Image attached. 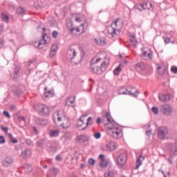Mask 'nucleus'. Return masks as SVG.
Here are the masks:
<instances>
[{
  "instance_id": "bf43d9fd",
  "label": "nucleus",
  "mask_w": 177,
  "mask_h": 177,
  "mask_svg": "<svg viewBox=\"0 0 177 177\" xmlns=\"http://www.w3.org/2000/svg\"><path fill=\"white\" fill-rule=\"evenodd\" d=\"M10 141L11 143H14V144L17 143V140H16V139L12 138Z\"/></svg>"
},
{
  "instance_id": "864d4df0",
  "label": "nucleus",
  "mask_w": 177,
  "mask_h": 177,
  "mask_svg": "<svg viewBox=\"0 0 177 177\" xmlns=\"http://www.w3.org/2000/svg\"><path fill=\"white\" fill-rule=\"evenodd\" d=\"M99 159L101 160V161L104 160H105V159H104V155L100 154V155L99 156Z\"/></svg>"
},
{
  "instance_id": "ea45409f",
  "label": "nucleus",
  "mask_w": 177,
  "mask_h": 177,
  "mask_svg": "<svg viewBox=\"0 0 177 177\" xmlns=\"http://www.w3.org/2000/svg\"><path fill=\"white\" fill-rule=\"evenodd\" d=\"M57 150V148L56 147V146H51L48 148V151H50V153H55Z\"/></svg>"
},
{
  "instance_id": "0eeeda50",
  "label": "nucleus",
  "mask_w": 177,
  "mask_h": 177,
  "mask_svg": "<svg viewBox=\"0 0 177 177\" xmlns=\"http://www.w3.org/2000/svg\"><path fill=\"white\" fill-rule=\"evenodd\" d=\"M168 128L166 127H160L158 129V138L161 140H164L168 136Z\"/></svg>"
},
{
  "instance_id": "774afa93",
  "label": "nucleus",
  "mask_w": 177,
  "mask_h": 177,
  "mask_svg": "<svg viewBox=\"0 0 177 177\" xmlns=\"http://www.w3.org/2000/svg\"><path fill=\"white\" fill-rule=\"evenodd\" d=\"M18 74H19V71H15V78H17V75H18Z\"/></svg>"
},
{
  "instance_id": "a18cd8bd",
  "label": "nucleus",
  "mask_w": 177,
  "mask_h": 177,
  "mask_svg": "<svg viewBox=\"0 0 177 177\" xmlns=\"http://www.w3.org/2000/svg\"><path fill=\"white\" fill-rule=\"evenodd\" d=\"M165 44H171V39L169 37H163Z\"/></svg>"
},
{
  "instance_id": "4d7b16f0",
  "label": "nucleus",
  "mask_w": 177,
  "mask_h": 177,
  "mask_svg": "<svg viewBox=\"0 0 177 177\" xmlns=\"http://www.w3.org/2000/svg\"><path fill=\"white\" fill-rule=\"evenodd\" d=\"M2 131L6 132V133H8V127H1Z\"/></svg>"
},
{
  "instance_id": "cd10ccee",
  "label": "nucleus",
  "mask_w": 177,
  "mask_h": 177,
  "mask_svg": "<svg viewBox=\"0 0 177 177\" xmlns=\"http://www.w3.org/2000/svg\"><path fill=\"white\" fill-rule=\"evenodd\" d=\"M158 71L159 74L162 75L165 71H167V66H165L164 64H161L158 66Z\"/></svg>"
},
{
  "instance_id": "dca6fc26",
  "label": "nucleus",
  "mask_w": 177,
  "mask_h": 177,
  "mask_svg": "<svg viewBox=\"0 0 177 177\" xmlns=\"http://www.w3.org/2000/svg\"><path fill=\"white\" fill-rule=\"evenodd\" d=\"M107 31L109 35H111V37H115V35H117V31H118V30L113 26H109L107 28Z\"/></svg>"
},
{
  "instance_id": "b1692460",
  "label": "nucleus",
  "mask_w": 177,
  "mask_h": 177,
  "mask_svg": "<svg viewBox=\"0 0 177 177\" xmlns=\"http://www.w3.org/2000/svg\"><path fill=\"white\" fill-rule=\"evenodd\" d=\"M74 103H75V95H73V97L70 96L66 99V106H72Z\"/></svg>"
},
{
  "instance_id": "5701e85b",
  "label": "nucleus",
  "mask_w": 177,
  "mask_h": 177,
  "mask_svg": "<svg viewBox=\"0 0 177 177\" xmlns=\"http://www.w3.org/2000/svg\"><path fill=\"white\" fill-rule=\"evenodd\" d=\"M168 149L171 154H177V147L175 144H169Z\"/></svg>"
},
{
  "instance_id": "6ab92c4d",
  "label": "nucleus",
  "mask_w": 177,
  "mask_h": 177,
  "mask_svg": "<svg viewBox=\"0 0 177 177\" xmlns=\"http://www.w3.org/2000/svg\"><path fill=\"white\" fill-rule=\"evenodd\" d=\"M118 172L115 169L109 170L104 173V177H115L117 176Z\"/></svg>"
},
{
  "instance_id": "2f4dec72",
  "label": "nucleus",
  "mask_w": 177,
  "mask_h": 177,
  "mask_svg": "<svg viewBox=\"0 0 177 177\" xmlns=\"http://www.w3.org/2000/svg\"><path fill=\"white\" fill-rule=\"evenodd\" d=\"M59 133H60L59 130H51L49 135L50 138H55L56 136H59Z\"/></svg>"
},
{
  "instance_id": "bb28decb",
  "label": "nucleus",
  "mask_w": 177,
  "mask_h": 177,
  "mask_svg": "<svg viewBox=\"0 0 177 177\" xmlns=\"http://www.w3.org/2000/svg\"><path fill=\"white\" fill-rule=\"evenodd\" d=\"M142 161H145V157L142 155H140V156L137 158V163L136 165V167L137 169L142 165Z\"/></svg>"
},
{
  "instance_id": "13d9d810",
  "label": "nucleus",
  "mask_w": 177,
  "mask_h": 177,
  "mask_svg": "<svg viewBox=\"0 0 177 177\" xmlns=\"http://www.w3.org/2000/svg\"><path fill=\"white\" fill-rule=\"evenodd\" d=\"M101 122H102V119H100V118H97L96 120V123L97 124V125H99Z\"/></svg>"
},
{
  "instance_id": "423d86ee",
  "label": "nucleus",
  "mask_w": 177,
  "mask_h": 177,
  "mask_svg": "<svg viewBox=\"0 0 177 177\" xmlns=\"http://www.w3.org/2000/svg\"><path fill=\"white\" fill-rule=\"evenodd\" d=\"M128 160V155L126 153H120L117 158L116 164L119 168H122L127 164Z\"/></svg>"
},
{
  "instance_id": "e433bc0d",
  "label": "nucleus",
  "mask_w": 177,
  "mask_h": 177,
  "mask_svg": "<svg viewBox=\"0 0 177 177\" xmlns=\"http://www.w3.org/2000/svg\"><path fill=\"white\" fill-rule=\"evenodd\" d=\"M121 73V65L118 66L114 71H113V74L114 75H118Z\"/></svg>"
},
{
  "instance_id": "2eb2a0df",
  "label": "nucleus",
  "mask_w": 177,
  "mask_h": 177,
  "mask_svg": "<svg viewBox=\"0 0 177 177\" xmlns=\"http://www.w3.org/2000/svg\"><path fill=\"white\" fill-rule=\"evenodd\" d=\"M10 164H13V158L12 156H7L3 161V167H9Z\"/></svg>"
},
{
  "instance_id": "4468645a",
  "label": "nucleus",
  "mask_w": 177,
  "mask_h": 177,
  "mask_svg": "<svg viewBox=\"0 0 177 177\" xmlns=\"http://www.w3.org/2000/svg\"><path fill=\"white\" fill-rule=\"evenodd\" d=\"M55 91L53 90H48V87L44 88V97H53Z\"/></svg>"
},
{
  "instance_id": "f3484780",
  "label": "nucleus",
  "mask_w": 177,
  "mask_h": 177,
  "mask_svg": "<svg viewBox=\"0 0 177 177\" xmlns=\"http://www.w3.org/2000/svg\"><path fill=\"white\" fill-rule=\"evenodd\" d=\"M146 68V64L143 62H138L136 64V71H138V73H140V71H143Z\"/></svg>"
},
{
  "instance_id": "c9c22d12",
  "label": "nucleus",
  "mask_w": 177,
  "mask_h": 177,
  "mask_svg": "<svg viewBox=\"0 0 177 177\" xmlns=\"http://www.w3.org/2000/svg\"><path fill=\"white\" fill-rule=\"evenodd\" d=\"M37 123L39 125H41L42 127L48 124V120H39Z\"/></svg>"
},
{
  "instance_id": "6e6552de",
  "label": "nucleus",
  "mask_w": 177,
  "mask_h": 177,
  "mask_svg": "<svg viewBox=\"0 0 177 177\" xmlns=\"http://www.w3.org/2000/svg\"><path fill=\"white\" fill-rule=\"evenodd\" d=\"M119 95H131L133 97H138L139 95V90H136L135 93H132V91H128L124 87H121L118 91Z\"/></svg>"
},
{
  "instance_id": "393cba45",
  "label": "nucleus",
  "mask_w": 177,
  "mask_h": 177,
  "mask_svg": "<svg viewBox=\"0 0 177 177\" xmlns=\"http://www.w3.org/2000/svg\"><path fill=\"white\" fill-rule=\"evenodd\" d=\"M84 117H86V115H84L83 116H82L77 122V124L76 127L77 128H82V127H84V125H85V123L84 122Z\"/></svg>"
},
{
  "instance_id": "f03ea898",
  "label": "nucleus",
  "mask_w": 177,
  "mask_h": 177,
  "mask_svg": "<svg viewBox=\"0 0 177 177\" xmlns=\"http://www.w3.org/2000/svg\"><path fill=\"white\" fill-rule=\"evenodd\" d=\"M105 118L108 121V134L113 139H120L122 135V129L114 122V120H113L109 113H106Z\"/></svg>"
},
{
  "instance_id": "4c0bfd02",
  "label": "nucleus",
  "mask_w": 177,
  "mask_h": 177,
  "mask_svg": "<svg viewBox=\"0 0 177 177\" xmlns=\"http://www.w3.org/2000/svg\"><path fill=\"white\" fill-rule=\"evenodd\" d=\"M44 143H45V140L41 139V140H38L36 142V145H37V146H38V147H42V145H44Z\"/></svg>"
},
{
  "instance_id": "72a5a7b5",
  "label": "nucleus",
  "mask_w": 177,
  "mask_h": 177,
  "mask_svg": "<svg viewBox=\"0 0 177 177\" xmlns=\"http://www.w3.org/2000/svg\"><path fill=\"white\" fill-rule=\"evenodd\" d=\"M1 20L5 23H9V16L5 13L1 14Z\"/></svg>"
},
{
  "instance_id": "a878e982",
  "label": "nucleus",
  "mask_w": 177,
  "mask_h": 177,
  "mask_svg": "<svg viewBox=\"0 0 177 177\" xmlns=\"http://www.w3.org/2000/svg\"><path fill=\"white\" fill-rule=\"evenodd\" d=\"M142 57H148L149 60H151L153 59V53L149 49V53H147V51H143V53L141 54Z\"/></svg>"
},
{
  "instance_id": "aec40b11",
  "label": "nucleus",
  "mask_w": 177,
  "mask_h": 177,
  "mask_svg": "<svg viewBox=\"0 0 177 177\" xmlns=\"http://www.w3.org/2000/svg\"><path fill=\"white\" fill-rule=\"evenodd\" d=\"M140 6L142 9H145V10H150L153 8V4L151 3V2L148 1L147 3L140 4Z\"/></svg>"
},
{
  "instance_id": "052dcab7",
  "label": "nucleus",
  "mask_w": 177,
  "mask_h": 177,
  "mask_svg": "<svg viewBox=\"0 0 177 177\" xmlns=\"http://www.w3.org/2000/svg\"><path fill=\"white\" fill-rule=\"evenodd\" d=\"M19 121H26V118L23 116H19Z\"/></svg>"
},
{
  "instance_id": "603ef678",
  "label": "nucleus",
  "mask_w": 177,
  "mask_h": 177,
  "mask_svg": "<svg viewBox=\"0 0 177 177\" xmlns=\"http://www.w3.org/2000/svg\"><path fill=\"white\" fill-rule=\"evenodd\" d=\"M3 114V115H6L7 118H10V114H9V112H8L7 111H4Z\"/></svg>"
},
{
  "instance_id": "473e14b6",
  "label": "nucleus",
  "mask_w": 177,
  "mask_h": 177,
  "mask_svg": "<svg viewBox=\"0 0 177 177\" xmlns=\"http://www.w3.org/2000/svg\"><path fill=\"white\" fill-rule=\"evenodd\" d=\"M84 19H85V17H84V15H76L75 20V21H77V23H81L82 21H84Z\"/></svg>"
},
{
  "instance_id": "49530a36",
  "label": "nucleus",
  "mask_w": 177,
  "mask_h": 177,
  "mask_svg": "<svg viewBox=\"0 0 177 177\" xmlns=\"http://www.w3.org/2000/svg\"><path fill=\"white\" fill-rule=\"evenodd\" d=\"M167 161H168L169 164H174V158H172V156H170L169 158H167Z\"/></svg>"
},
{
  "instance_id": "69168bd1",
  "label": "nucleus",
  "mask_w": 177,
  "mask_h": 177,
  "mask_svg": "<svg viewBox=\"0 0 177 177\" xmlns=\"http://www.w3.org/2000/svg\"><path fill=\"white\" fill-rule=\"evenodd\" d=\"M8 136L10 140L11 139H13V136H12V133H8Z\"/></svg>"
},
{
  "instance_id": "09e8293b",
  "label": "nucleus",
  "mask_w": 177,
  "mask_h": 177,
  "mask_svg": "<svg viewBox=\"0 0 177 177\" xmlns=\"http://www.w3.org/2000/svg\"><path fill=\"white\" fill-rule=\"evenodd\" d=\"M171 71L174 74H177V67L175 66H171Z\"/></svg>"
},
{
  "instance_id": "8fccbe9b",
  "label": "nucleus",
  "mask_w": 177,
  "mask_h": 177,
  "mask_svg": "<svg viewBox=\"0 0 177 177\" xmlns=\"http://www.w3.org/2000/svg\"><path fill=\"white\" fill-rule=\"evenodd\" d=\"M26 143L28 145V146H32V141L30 139H26Z\"/></svg>"
},
{
  "instance_id": "58836bf2",
  "label": "nucleus",
  "mask_w": 177,
  "mask_h": 177,
  "mask_svg": "<svg viewBox=\"0 0 177 177\" xmlns=\"http://www.w3.org/2000/svg\"><path fill=\"white\" fill-rule=\"evenodd\" d=\"M17 15H24V8L19 7L17 9Z\"/></svg>"
},
{
  "instance_id": "7ed1b4c3",
  "label": "nucleus",
  "mask_w": 177,
  "mask_h": 177,
  "mask_svg": "<svg viewBox=\"0 0 177 177\" xmlns=\"http://www.w3.org/2000/svg\"><path fill=\"white\" fill-rule=\"evenodd\" d=\"M53 120L55 124H56V121H58V122H62V121L60 127H62L63 129L70 128V119L66 117V115L63 114V112L60 111H57L53 113Z\"/></svg>"
},
{
  "instance_id": "de8ad7c7",
  "label": "nucleus",
  "mask_w": 177,
  "mask_h": 177,
  "mask_svg": "<svg viewBox=\"0 0 177 177\" xmlns=\"http://www.w3.org/2000/svg\"><path fill=\"white\" fill-rule=\"evenodd\" d=\"M6 140H5V137L3 136H0V145H3V143H6Z\"/></svg>"
},
{
  "instance_id": "1a4fd4ad",
  "label": "nucleus",
  "mask_w": 177,
  "mask_h": 177,
  "mask_svg": "<svg viewBox=\"0 0 177 177\" xmlns=\"http://www.w3.org/2000/svg\"><path fill=\"white\" fill-rule=\"evenodd\" d=\"M160 111L161 114H163V115H167V116L171 115L173 111L171 106L167 104L161 105Z\"/></svg>"
},
{
  "instance_id": "e2e57ef3",
  "label": "nucleus",
  "mask_w": 177,
  "mask_h": 177,
  "mask_svg": "<svg viewBox=\"0 0 177 177\" xmlns=\"http://www.w3.org/2000/svg\"><path fill=\"white\" fill-rule=\"evenodd\" d=\"M146 135H147V136H150V135H151V130L147 131Z\"/></svg>"
},
{
  "instance_id": "9d476101",
  "label": "nucleus",
  "mask_w": 177,
  "mask_h": 177,
  "mask_svg": "<svg viewBox=\"0 0 177 177\" xmlns=\"http://www.w3.org/2000/svg\"><path fill=\"white\" fill-rule=\"evenodd\" d=\"M39 111H40V113H42V114H44L45 115H48V114L50 113L49 107L44 104H40L39 105Z\"/></svg>"
},
{
  "instance_id": "f8f14e48",
  "label": "nucleus",
  "mask_w": 177,
  "mask_h": 177,
  "mask_svg": "<svg viewBox=\"0 0 177 177\" xmlns=\"http://www.w3.org/2000/svg\"><path fill=\"white\" fill-rule=\"evenodd\" d=\"M45 37H46V33H44L42 35V39H41L40 41H35L34 43V46L35 48H38L39 49H41V46L42 45V44H44V45H46V39H45Z\"/></svg>"
},
{
  "instance_id": "a19ab883",
  "label": "nucleus",
  "mask_w": 177,
  "mask_h": 177,
  "mask_svg": "<svg viewBox=\"0 0 177 177\" xmlns=\"http://www.w3.org/2000/svg\"><path fill=\"white\" fill-rule=\"evenodd\" d=\"M52 37H53V38L56 39V38H57V37H59V32L56 30H54L52 33Z\"/></svg>"
},
{
  "instance_id": "c85d7f7f",
  "label": "nucleus",
  "mask_w": 177,
  "mask_h": 177,
  "mask_svg": "<svg viewBox=\"0 0 177 177\" xmlns=\"http://www.w3.org/2000/svg\"><path fill=\"white\" fill-rule=\"evenodd\" d=\"M50 172L54 175V176H56V175H59V173L60 172V170L59 169L56 168L55 167L53 166L50 169Z\"/></svg>"
},
{
  "instance_id": "ddd939ff",
  "label": "nucleus",
  "mask_w": 177,
  "mask_h": 177,
  "mask_svg": "<svg viewBox=\"0 0 177 177\" xmlns=\"http://www.w3.org/2000/svg\"><path fill=\"white\" fill-rule=\"evenodd\" d=\"M158 97L159 100L162 102V103H166V102L171 100V95L169 94L159 95Z\"/></svg>"
},
{
  "instance_id": "9b49d317",
  "label": "nucleus",
  "mask_w": 177,
  "mask_h": 177,
  "mask_svg": "<svg viewBox=\"0 0 177 177\" xmlns=\"http://www.w3.org/2000/svg\"><path fill=\"white\" fill-rule=\"evenodd\" d=\"M88 140H89V138L85 134H80L76 136V141L79 143H85Z\"/></svg>"
},
{
  "instance_id": "4be33fe9",
  "label": "nucleus",
  "mask_w": 177,
  "mask_h": 177,
  "mask_svg": "<svg viewBox=\"0 0 177 177\" xmlns=\"http://www.w3.org/2000/svg\"><path fill=\"white\" fill-rule=\"evenodd\" d=\"M56 52H57V45L53 44L51 46L49 57H53L56 55Z\"/></svg>"
},
{
  "instance_id": "5fc2aeb1",
  "label": "nucleus",
  "mask_w": 177,
  "mask_h": 177,
  "mask_svg": "<svg viewBox=\"0 0 177 177\" xmlns=\"http://www.w3.org/2000/svg\"><path fill=\"white\" fill-rule=\"evenodd\" d=\"M35 62H37V59L32 58V59L29 60L30 64H32V63H35Z\"/></svg>"
},
{
  "instance_id": "a211bd4d",
  "label": "nucleus",
  "mask_w": 177,
  "mask_h": 177,
  "mask_svg": "<svg viewBox=\"0 0 177 177\" xmlns=\"http://www.w3.org/2000/svg\"><path fill=\"white\" fill-rule=\"evenodd\" d=\"M106 149L109 150V151H114V150L117 149V144L114 142H109L106 145Z\"/></svg>"
},
{
  "instance_id": "20e7f679",
  "label": "nucleus",
  "mask_w": 177,
  "mask_h": 177,
  "mask_svg": "<svg viewBox=\"0 0 177 177\" xmlns=\"http://www.w3.org/2000/svg\"><path fill=\"white\" fill-rule=\"evenodd\" d=\"M66 57L74 64H78V63H80L81 62V59L78 58V53L77 52L75 46H71L69 47L67 51Z\"/></svg>"
},
{
  "instance_id": "412c9836",
  "label": "nucleus",
  "mask_w": 177,
  "mask_h": 177,
  "mask_svg": "<svg viewBox=\"0 0 177 177\" xmlns=\"http://www.w3.org/2000/svg\"><path fill=\"white\" fill-rule=\"evenodd\" d=\"M94 42L97 44L99 45V46H104L106 45V39L104 38H99L95 39Z\"/></svg>"
},
{
  "instance_id": "338daca9",
  "label": "nucleus",
  "mask_w": 177,
  "mask_h": 177,
  "mask_svg": "<svg viewBox=\"0 0 177 177\" xmlns=\"http://www.w3.org/2000/svg\"><path fill=\"white\" fill-rule=\"evenodd\" d=\"M118 19H116V21H115L113 23L112 26H115V27H117V23H118Z\"/></svg>"
},
{
  "instance_id": "680f3d73",
  "label": "nucleus",
  "mask_w": 177,
  "mask_h": 177,
  "mask_svg": "<svg viewBox=\"0 0 177 177\" xmlns=\"http://www.w3.org/2000/svg\"><path fill=\"white\" fill-rule=\"evenodd\" d=\"M3 46V39H0V48H2Z\"/></svg>"
},
{
  "instance_id": "0e129e2a",
  "label": "nucleus",
  "mask_w": 177,
  "mask_h": 177,
  "mask_svg": "<svg viewBox=\"0 0 177 177\" xmlns=\"http://www.w3.org/2000/svg\"><path fill=\"white\" fill-rule=\"evenodd\" d=\"M8 136L10 140L11 139H13V136H12V133H8Z\"/></svg>"
},
{
  "instance_id": "39448f33",
  "label": "nucleus",
  "mask_w": 177,
  "mask_h": 177,
  "mask_svg": "<svg viewBox=\"0 0 177 177\" xmlns=\"http://www.w3.org/2000/svg\"><path fill=\"white\" fill-rule=\"evenodd\" d=\"M84 26V24H82L80 26L74 28V26H73V22H68L66 24V27L71 35H77V34L84 33L85 32V27Z\"/></svg>"
},
{
  "instance_id": "f704fd0d",
  "label": "nucleus",
  "mask_w": 177,
  "mask_h": 177,
  "mask_svg": "<svg viewBox=\"0 0 177 177\" xmlns=\"http://www.w3.org/2000/svg\"><path fill=\"white\" fill-rule=\"evenodd\" d=\"M109 163L107 162V160H106V159L100 162V166L101 167V168H104L107 167Z\"/></svg>"
},
{
  "instance_id": "3c124183",
  "label": "nucleus",
  "mask_w": 177,
  "mask_h": 177,
  "mask_svg": "<svg viewBox=\"0 0 177 177\" xmlns=\"http://www.w3.org/2000/svg\"><path fill=\"white\" fill-rule=\"evenodd\" d=\"M101 136H102V134H100V133H95L94 134V138L95 139H100Z\"/></svg>"
},
{
  "instance_id": "6e6d98bb",
  "label": "nucleus",
  "mask_w": 177,
  "mask_h": 177,
  "mask_svg": "<svg viewBox=\"0 0 177 177\" xmlns=\"http://www.w3.org/2000/svg\"><path fill=\"white\" fill-rule=\"evenodd\" d=\"M55 160H57V161H62V156H60L59 155L55 157Z\"/></svg>"
},
{
  "instance_id": "37998d69",
  "label": "nucleus",
  "mask_w": 177,
  "mask_h": 177,
  "mask_svg": "<svg viewBox=\"0 0 177 177\" xmlns=\"http://www.w3.org/2000/svg\"><path fill=\"white\" fill-rule=\"evenodd\" d=\"M151 111L153 114H158V109L156 106L151 108Z\"/></svg>"
},
{
  "instance_id": "79ce46f5",
  "label": "nucleus",
  "mask_w": 177,
  "mask_h": 177,
  "mask_svg": "<svg viewBox=\"0 0 177 177\" xmlns=\"http://www.w3.org/2000/svg\"><path fill=\"white\" fill-rule=\"evenodd\" d=\"M95 159L93 158H89L88 160V164H89L90 165L93 166V165H95Z\"/></svg>"
},
{
  "instance_id": "f257e3e1",
  "label": "nucleus",
  "mask_w": 177,
  "mask_h": 177,
  "mask_svg": "<svg viewBox=\"0 0 177 177\" xmlns=\"http://www.w3.org/2000/svg\"><path fill=\"white\" fill-rule=\"evenodd\" d=\"M110 57L105 52L99 53L97 57L91 60L89 71L93 74H102L109 67Z\"/></svg>"
},
{
  "instance_id": "c03bdc74",
  "label": "nucleus",
  "mask_w": 177,
  "mask_h": 177,
  "mask_svg": "<svg viewBox=\"0 0 177 177\" xmlns=\"http://www.w3.org/2000/svg\"><path fill=\"white\" fill-rule=\"evenodd\" d=\"M92 124H93L92 118L89 117L87 119L86 127H88V125H92Z\"/></svg>"
},
{
  "instance_id": "c756f323",
  "label": "nucleus",
  "mask_w": 177,
  "mask_h": 177,
  "mask_svg": "<svg viewBox=\"0 0 177 177\" xmlns=\"http://www.w3.org/2000/svg\"><path fill=\"white\" fill-rule=\"evenodd\" d=\"M29 156H31V151H30V149H25L21 153V156L23 158H27V157H29Z\"/></svg>"
},
{
  "instance_id": "7c9ffc66",
  "label": "nucleus",
  "mask_w": 177,
  "mask_h": 177,
  "mask_svg": "<svg viewBox=\"0 0 177 177\" xmlns=\"http://www.w3.org/2000/svg\"><path fill=\"white\" fill-rule=\"evenodd\" d=\"M130 41L133 48H136V46L138 45V40L136 39V37H135V35L130 36Z\"/></svg>"
}]
</instances>
